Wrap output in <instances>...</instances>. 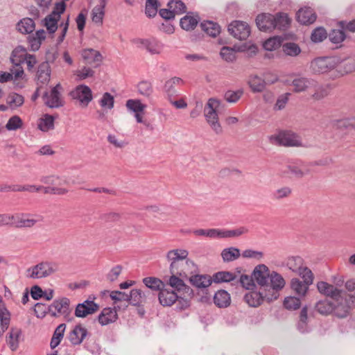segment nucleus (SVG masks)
Here are the masks:
<instances>
[{"instance_id": "nucleus-1", "label": "nucleus", "mask_w": 355, "mask_h": 355, "mask_svg": "<svg viewBox=\"0 0 355 355\" xmlns=\"http://www.w3.org/2000/svg\"><path fill=\"white\" fill-rule=\"evenodd\" d=\"M58 270V264L55 262L42 261L26 270V277L31 279L47 277Z\"/></svg>"}, {"instance_id": "nucleus-2", "label": "nucleus", "mask_w": 355, "mask_h": 355, "mask_svg": "<svg viewBox=\"0 0 355 355\" xmlns=\"http://www.w3.org/2000/svg\"><path fill=\"white\" fill-rule=\"evenodd\" d=\"M188 254V251L183 249L171 250L167 252L166 259L171 263L169 269L171 274L181 275V268H183Z\"/></svg>"}, {"instance_id": "nucleus-3", "label": "nucleus", "mask_w": 355, "mask_h": 355, "mask_svg": "<svg viewBox=\"0 0 355 355\" xmlns=\"http://www.w3.org/2000/svg\"><path fill=\"white\" fill-rule=\"evenodd\" d=\"M220 102L215 98H209L204 110L205 116L207 123L217 134L222 132V128L218 122L217 109Z\"/></svg>"}, {"instance_id": "nucleus-4", "label": "nucleus", "mask_w": 355, "mask_h": 355, "mask_svg": "<svg viewBox=\"0 0 355 355\" xmlns=\"http://www.w3.org/2000/svg\"><path fill=\"white\" fill-rule=\"evenodd\" d=\"M339 58L336 56L321 57L311 62V69L315 73H327L338 66Z\"/></svg>"}, {"instance_id": "nucleus-5", "label": "nucleus", "mask_w": 355, "mask_h": 355, "mask_svg": "<svg viewBox=\"0 0 355 355\" xmlns=\"http://www.w3.org/2000/svg\"><path fill=\"white\" fill-rule=\"evenodd\" d=\"M271 143L284 146H301L302 141L300 137L295 133L285 130L279 132L276 135L270 137Z\"/></svg>"}, {"instance_id": "nucleus-6", "label": "nucleus", "mask_w": 355, "mask_h": 355, "mask_svg": "<svg viewBox=\"0 0 355 355\" xmlns=\"http://www.w3.org/2000/svg\"><path fill=\"white\" fill-rule=\"evenodd\" d=\"M268 279H270V284H268V286L267 288H269V292L270 291V289L272 290V294H267L266 293V289H265L264 291L266 300L270 302L278 297V291L284 287L286 282L283 277L275 271H272L270 273Z\"/></svg>"}, {"instance_id": "nucleus-7", "label": "nucleus", "mask_w": 355, "mask_h": 355, "mask_svg": "<svg viewBox=\"0 0 355 355\" xmlns=\"http://www.w3.org/2000/svg\"><path fill=\"white\" fill-rule=\"evenodd\" d=\"M228 31L234 37L245 40L250 36L251 30L246 22L234 21L228 26Z\"/></svg>"}, {"instance_id": "nucleus-8", "label": "nucleus", "mask_w": 355, "mask_h": 355, "mask_svg": "<svg viewBox=\"0 0 355 355\" xmlns=\"http://www.w3.org/2000/svg\"><path fill=\"white\" fill-rule=\"evenodd\" d=\"M73 99L78 100L80 104L87 106L92 100V92L91 89L85 85H80L70 92Z\"/></svg>"}, {"instance_id": "nucleus-9", "label": "nucleus", "mask_w": 355, "mask_h": 355, "mask_svg": "<svg viewBox=\"0 0 355 355\" xmlns=\"http://www.w3.org/2000/svg\"><path fill=\"white\" fill-rule=\"evenodd\" d=\"M62 89L60 84H57L49 93L46 92L43 96L44 103L51 108L59 107L63 105L60 90Z\"/></svg>"}, {"instance_id": "nucleus-10", "label": "nucleus", "mask_w": 355, "mask_h": 355, "mask_svg": "<svg viewBox=\"0 0 355 355\" xmlns=\"http://www.w3.org/2000/svg\"><path fill=\"white\" fill-rule=\"evenodd\" d=\"M155 295L149 291H144L141 289H132L129 294L130 304L139 306L145 304L148 300H154Z\"/></svg>"}, {"instance_id": "nucleus-11", "label": "nucleus", "mask_w": 355, "mask_h": 355, "mask_svg": "<svg viewBox=\"0 0 355 355\" xmlns=\"http://www.w3.org/2000/svg\"><path fill=\"white\" fill-rule=\"evenodd\" d=\"M70 300L67 297H62L54 300L50 305V315L53 317L67 315L70 312Z\"/></svg>"}, {"instance_id": "nucleus-12", "label": "nucleus", "mask_w": 355, "mask_h": 355, "mask_svg": "<svg viewBox=\"0 0 355 355\" xmlns=\"http://www.w3.org/2000/svg\"><path fill=\"white\" fill-rule=\"evenodd\" d=\"M332 304L334 308L332 314L338 318H346L349 313V305L346 303L343 294H341L338 299L333 300Z\"/></svg>"}, {"instance_id": "nucleus-13", "label": "nucleus", "mask_w": 355, "mask_h": 355, "mask_svg": "<svg viewBox=\"0 0 355 355\" xmlns=\"http://www.w3.org/2000/svg\"><path fill=\"white\" fill-rule=\"evenodd\" d=\"M88 334L87 329L83 324H78L69 333L68 339L73 345H80Z\"/></svg>"}, {"instance_id": "nucleus-14", "label": "nucleus", "mask_w": 355, "mask_h": 355, "mask_svg": "<svg viewBox=\"0 0 355 355\" xmlns=\"http://www.w3.org/2000/svg\"><path fill=\"white\" fill-rule=\"evenodd\" d=\"M98 308V305L94 301L85 300L84 302L76 306L75 315L78 318H84L87 315L96 312Z\"/></svg>"}, {"instance_id": "nucleus-15", "label": "nucleus", "mask_w": 355, "mask_h": 355, "mask_svg": "<svg viewBox=\"0 0 355 355\" xmlns=\"http://www.w3.org/2000/svg\"><path fill=\"white\" fill-rule=\"evenodd\" d=\"M317 288L321 294L329 297L332 300L338 299L341 294L344 293L343 290L338 289L332 284L322 281L317 283Z\"/></svg>"}, {"instance_id": "nucleus-16", "label": "nucleus", "mask_w": 355, "mask_h": 355, "mask_svg": "<svg viewBox=\"0 0 355 355\" xmlns=\"http://www.w3.org/2000/svg\"><path fill=\"white\" fill-rule=\"evenodd\" d=\"M268 268L264 264H260L255 267L253 276L255 281L261 286H268V279L270 275Z\"/></svg>"}, {"instance_id": "nucleus-17", "label": "nucleus", "mask_w": 355, "mask_h": 355, "mask_svg": "<svg viewBox=\"0 0 355 355\" xmlns=\"http://www.w3.org/2000/svg\"><path fill=\"white\" fill-rule=\"evenodd\" d=\"M275 15L263 13L256 18V24L258 28L262 31L270 32L274 30Z\"/></svg>"}, {"instance_id": "nucleus-18", "label": "nucleus", "mask_w": 355, "mask_h": 355, "mask_svg": "<svg viewBox=\"0 0 355 355\" xmlns=\"http://www.w3.org/2000/svg\"><path fill=\"white\" fill-rule=\"evenodd\" d=\"M184 85V80L179 77H173L166 80L164 85V91L171 100L172 97L178 96L177 87Z\"/></svg>"}, {"instance_id": "nucleus-19", "label": "nucleus", "mask_w": 355, "mask_h": 355, "mask_svg": "<svg viewBox=\"0 0 355 355\" xmlns=\"http://www.w3.org/2000/svg\"><path fill=\"white\" fill-rule=\"evenodd\" d=\"M82 56L86 63L95 67L99 66L103 60L101 53L92 49L83 50Z\"/></svg>"}, {"instance_id": "nucleus-20", "label": "nucleus", "mask_w": 355, "mask_h": 355, "mask_svg": "<svg viewBox=\"0 0 355 355\" xmlns=\"http://www.w3.org/2000/svg\"><path fill=\"white\" fill-rule=\"evenodd\" d=\"M10 322V313L0 297V336L8 329Z\"/></svg>"}, {"instance_id": "nucleus-21", "label": "nucleus", "mask_w": 355, "mask_h": 355, "mask_svg": "<svg viewBox=\"0 0 355 355\" xmlns=\"http://www.w3.org/2000/svg\"><path fill=\"white\" fill-rule=\"evenodd\" d=\"M178 296L173 291L164 288L158 294L159 303L164 306H170L178 300Z\"/></svg>"}, {"instance_id": "nucleus-22", "label": "nucleus", "mask_w": 355, "mask_h": 355, "mask_svg": "<svg viewBox=\"0 0 355 355\" xmlns=\"http://www.w3.org/2000/svg\"><path fill=\"white\" fill-rule=\"evenodd\" d=\"M51 77V67L49 62H42L37 69V84L46 85L49 83Z\"/></svg>"}, {"instance_id": "nucleus-23", "label": "nucleus", "mask_w": 355, "mask_h": 355, "mask_svg": "<svg viewBox=\"0 0 355 355\" xmlns=\"http://www.w3.org/2000/svg\"><path fill=\"white\" fill-rule=\"evenodd\" d=\"M296 17L302 24H311L315 22L317 16L311 8H302L297 12Z\"/></svg>"}, {"instance_id": "nucleus-24", "label": "nucleus", "mask_w": 355, "mask_h": 355, "mask_svg": "<svg viewBox=\"0 0 355 355\" xmlns=\"http://www.w3.org/2000/svg\"><path fill=\"white\" fill-rule=\"evenodd\" d=\"M118 318L116 311L112 308H105L98 317L99 323L101 325H107L114 322Z\"/></svg>"}, {"instance_id": "nucleus-25", "label": "nucleus", "mask_w": 355, "mask_h": 355, "mask_svg": "<svg viewBox=\"0 0 355 355\" xmlns=\"http://www.w3.org/2000/svg\"><path fill=\"white\" fill-rule=\"evenodd\" d=\"M266 297L265 293L261 291H251L244 295V301L250 306H259Z\"/></svg>"}, {"instance_id": "nucleus-26", "label": "nucleus", "mask_w": 355, "mask_h": 355, "mask_svg": "<svg viewBox=\"0 0 355 355\" xmlns=\"http://www.w3.org/2000/svg\"><path fill=\"white\" fill-rule=\"evenodd\" d=\"M237 275L228 271L217 272L213 275V281L215 283L231 282L232 285H235Z\"/></svg>"}, {"instance_id": "nucleus-27", "label": "nucleus", "mask_w": 355, "mask_h": 355, "mask_svg": "<svg viewBox=\"0 0 355 355\" xmlns=\"http://www.w3.org/2000/svg\"><path fill=\"white\" fill-rule=\"evenodd\" d=\"M214 302L220 308L227 307L231 302L230 295L225 290H219L214 296Z\"/></svg>"}, {"instance_id": "nucleus-28", "label": "nucleus", "mask_w": 355, "mask_h": 355, "mask_svg": "<svg viewBox=\"0 0 355 355\" xmlns=\"http://www.w3.org/2000/svg\"><path fill=\"white\" fill-rule=\"evenodd\" d=\"M28 55L25 48L18 46L12 52L10 60L15 66H19L24 63Z\"/></svg>"}, {"instance_id": "nucleus-29", "label": "nucleus", "mask_w": 355, "mask_h": 355, "mask_svg": "<svg viewBox=\"0 0 355 355\" xmlns=\"http://www.w3.org/2000/svg\"><path fill=\"white\" fill-rule=\"evenodd\" d=\"M189 279L193 286L199 288H207L210 286L211 283L210 277L207 275L195 274L189 277Z\"/></svg>"}, {"instance_id": "nucleus-30", "label": "nucleus", "mask_w": 355, "mask_h": 355, "mask_svg": "<svg viewBox=\"0 0 355 355\" xmlns=\"http://www.w3.org/2000/svg\"><path fill=\"white\" fill-rule=\"evenodd\" d=\"M309 286L297 278H293L291 281L292 291L299 297H304L308 291Z\"/></svg>"}, {"instance_id": "nucleus-31", "label": "nucleus", "mask_w": 355, "mask_h": 355, "mask_svg": "<svg viewBox=\"0 0 355 355\" xmlns=\"http://www.w3.org/2000/svg\"><path fill=\"white\" fill-rule=\"evenodd\" d=\"M333 302L329 301L327 299L319 300L315 304V310L322 315H328L332 314L334 309L332 306Z\"/></svg>"}, {"instance_id": "nucleus-32", "label": "nucleus", "mask_w": 355, "mask_h": 355, "mask_svg": "<svg viewBox=\"0 0 355 355\" xmlns=\"http://www.w3.org/2000/svg\"><path fill=\"white\" fill-rule=\"evenodd\" d=\"M313 85V81L304 77L295 78L292 82L293 91L295 92H302L305 91L309 87Z\"/></svg>"}, {"instance_id": "nucleus-33", "label": "nucleus", "mask_w": 355, "mask_h": 355, "mask_svg": "<svg viewBox=\"0 0 355 355\" xmlns=\"http://www.w3.org/2000/svg\"><path fill=\"white\" fill-rule=\"evenodd\" d=\"M144 285L153 291H162L164 287V282L159 278L154 277H148L143 279Z\"/></svg>"}, {"instance_id": "nucleus-34", "label": "nucleus", "mask_w": 355, "mask_h": 355, "mask_svg": "<svg viewBox=\"0 0 355 355\" xmlns=\"http://www.w3.org/2000/svg\"><path fill=\"white\" fill-rule=\"evenodd\" d=\"M291 19L286 13H278L275 15L274 29L286 30L288 28Z\"/></svg>"}, {"instance_id": "nucleus-35", "label": "nucleus", "mask_w": 355, "mask_h": 355, "mask_svg": "<svg viewBox=\"0 0 355 355\" xmlns=\"http://www.w3.org/2000/svg\"><path fill=\"white\" fill-rule=\"evenodd\" d=\"M200 26L202 31L213 37H216L220 33V26L212 21L202 22Z\"/></svg>"}, {"instance_id": "nucleus-36", "label": "nucleus", "mask_w": 355, "mask_h": 355, "mask_svg": "<svg viewBox=\"0 0 355 355\" xmlns=\"http://www.w3.org/2000/svg\"><path fill=\"white\" fill-rule=\"evenodd\" d=\"M65 329V324H60L57 327L51 340L50 346L51 349H55L60 345L64 337Z\"/></svg>"}, {"instance_id": "nucleus-37", "label": "nucleus", "mask_w": 355, "mask_h": 355, "mask_svg": "<svg viewBox=\"0 0 355 355\" xmlns=\"http://www.w3.org/2000/svg\"><path fill=\"white\" fill-rule=\"evenodd\" d=\"M181 275L179 277L182 278H189L194 275L198 271V267L193 261L185 259L183 268H181Z\"/></svg>"}, {"instance_id": "nucleus-38", "label": "nucleus", "mask_w": 355, "mask_h": 355, "mask_svg": "<svg viewBox=\"0 0 355 355\" xmlns=\"http://www.w3.org/2000/svg\"><path fill=\"white\" fill-rule=\"evenodd\" d=\"M21 334V330L16 328H12L9 332L6 341L12 352L17 350L19 347V338Z\"/></svg>"}, {"instance_id": "nucleus-39", "label": "nucleus", "mask_w": 355, "mask_h": 355, "mask_svg": "<svg viewBox=\"0 0 355 355\" xmlns=\"http://www.w3.org/2000/svg\"><path fill=\"white\" fill-rule=\"evenodd\" d=\"M35 22L31 18H24L17 24L18 31L23 34H28L35 30Z\"/></svg>"}, {"instance_id": "nucleus-40", "label": "nucleus", "mask_w": 355, "mask_h": 355, "mask_svg": "<svg viewBox=\"0 0 355 355\" xmlns=\"http://www.w3.org/2000/svg\"><path fill=\"white\" fill-rule=\"evenodd\" d=\"M286 265L289 270L297 273L304 266V260L300 257H291L286 259Z\"/></svg>"}, {"instance_id": "nucleus-41", "label": "nucleus", "mask_w": 355, "mask_h": 355, "mask_svg": "<svg viewBox=\"0 0 355 355\" xmlns=\"http://www.w3.org/2000/svg\"><path fill=\"white\" fill-rule=\"evenodd\" d=\"M288 172L296 178H302L309 173V169L304 164H295L288 166Z\"/></svg>"}, {"instance_id": "nucleus-42", "label": "nucleus", "mask_w": 355, "mask_h": 355, "mask_svg": "<svg viewBox=\"0 0 355 355\" xmlns=\"http://www.w3.org/2000/svg\"><path fill=\"white\" fill-rule=\"evenodd\" d=\"M241 256L239 249L231 247L225 248L221 252V257L224 262H230L239 259Z\"/></svg>"}, {"instance_id": "nucleus-43", "label": "nucleus", "mask_w": 355, "mask_h": 355, "mask_svg": "<svg viewBox=\"0 0 355 355\" xmlns=\"http://www.w3.org/2000/svg\"><path fill=\"white\" fill-rule=\"evenodd\" d=\"M198 23V17L191 16L189 14L180 19V26L186 31L193 30Z\"/></svg>"}, {"instance_id": "nucleus-44", "label": "nucleus", "mask_w": 355, "mask_h": 355, "mask_svg": "<svg viewBox=\"0 0 355 355\" xmlns=\"http://www.w3.org/2000/svg\"><path fill=\"white\" fill-rule=\"evenodd\" d=\"M248 84L253 92H261L266 87L265 80L256 75L250 77Z\"/></svg>"}, {"instance_id": "nucleus-45", "label": "nucleus", "mask_w": 355, "mask_h": 355, "mask_svg": "<svg viewBox=\"0 0 355 355\" xmlns=\"http://www.w3.org/2000/svg\"><path fill=\"white\" fill-rule=\"evenodd\" d=\"M55 118L48 114H44L42 118L39 120L38 128L43 132H48L54 128Z\"/></svg>"}, {"instance_id": "nucleus-46", "label": "nucleus", "mask_w": 355, "mask_h": 355, "mask_svg": "<svg viewBox=\"0 0 355 355\" xmlns=\"http://www.w3.org/2000/svg\"><path fill=\"white\" fill-rule=\"evenodd\" d=\"M15 218L12 220V224L19 228L32 227L37 223V220L33 218H27L24 215L21 216H15Z\"/></svg>"}, {"instance_id": "nucleus-47", "label": "nucleus", "mask_w": 355, "mask_h": 355, "mask_svg": "<svg viewBox=\"0 0 355 355\" xmlns=\"http://www.w3.org/2000/svg\"><path fill=\"white\" fill-rule=\"evenodd\" d=\"M24 103V96L17 93H10L6 98V103L12 109L21 106Z\"/></svg>"}, {"instance_id": "nucleus-48", "label": "nucleus", "mask_w": 355, "mask_h": 355, "mask_svg": "<svg viewBox=\"0 0 355 355\" xmlns=\"http://www.w3.org/2000/svg\"><path fill=\"white\" fill-rule=\"evenodd\" d=\"M182 279L183 278L179 277L178 275L171 274L168 284L171 287L177 289L178 291L182 290H187V292L191 291L190 288L185 285Z\"/></svg>"}, {"instance_id": "nucleus-49", "label": "nucleus", "mask_w": 355, "mask_h": 355, "mask_svg": "<svg viewBox=\"0 0 355 355\" xmlns=\"http://www.w3.org/2000/svg\"><path fill=\"white\" fill-rule=\"evenodd\" d=\"M338 65L340 70L349 73L355 71V55L349 56L341 61L339 60Z\"/></svg>"}, {"instance_id": "nucleus-50", "label": "nucleus", "mask_w": 355, "mask_h": 355, "mask_svg": "<svg viewBox=\"0 0 355 355\" xmlns=\"http://www.w3.org/2000/svg\"><path fill=\"white\" fill-rule=\"evenodd\" d=\"M60 18H56L54 13H51L44 19V26L49 33H54L58 29V22Z\"/></svg>"}, {"instance_id": "nucleus-51", "label": "nucleus", "mask_w": 355, "mask_h": 355, "mask_svg": "<svg viewBox=\"0 0 355 355\" xmlns=\"http://www.w3.org/2000/svg\"><path fill=\"white\" fill-rule=\"evenodd\" d=\"M284 53L289 56H297L301 53V49L298 44L294 42H286L282 45Z\"/></svg>"}, {"instance_id": "nucleus-52", "label": "nucleus", "mask_w": 355, "mask_h": 355, "mask_svg": "<svg viewBox=\"0 0 355 355\" xmlns=\"http://www.w3.org/2000/svg\"><path fill=\"white\" fill-rule=\"evenodd\" d=\"M167 6L172 10L175 15L183 14L187 10L184 3L180 0H171L167 3Z\"/></svg>"}, {"instance_id": "nucleus-53", "label": "nucleus", "mask_w": 355, "mask_h": 355, "mask_svg": "<svg viewBox=\"0 0 355 355\" xmlns=\"http://www.w3.org/2000/svg\"><path fill=\"white\" fill-rule=\"evenodd\" d=\"M301 301L299 297L289 296L286 297L284 301V306L288 310H296L300 307Z\"/></svg>"}, {"instance_id": "nucleus-54", "label": "nucleus", "mask_w": 355, "mask_h": 355, "mask_svg": "<svg viewBox=\"0 0 355 355\" xmlns=\"http://www.w3.org/2000/svg\"><path fill=\"white\" fill-rule=\"evenodd\" d=\"M126 107L129 110L136 112H143L146 107L139 100L130 99L126 101Z\"/></svg>"}, {"instance_id": "nucleus-55", "label": "nucleus", "mask_w": 355, "mask_h": 355, "mask_svg": "<svg viewBox=\"0 0 355 355\" xmlns=\"http://www.w3.org/2000/svg\"><path fill=\"white\" fill-rule=\"evenodd\" d=\"M327 37V33L323 27L315 28L311 35V39L313 42H322Z\"/></svg>"}, {"instance_id": "nucleus-56", "label": "nucleus", "mask_w": 355, "mask_h": 355, "mask_svg": "<svg viewBox=\"0 0 355 355\" xmlns=\"http://www.w3.org/2000/svg\"><path fill=\"white\" fill-rule=\"evenodd\" d=\"M345 30H332L329 34V40L336 44H340L345 39Z\"/></svg>"}, {"instance_id": "nucleus-57", "label": "nucleus", "mask_w": 355, "mask_h": 355, "mask_svg": "<svg viewBox=\"0 0 355 355\" xmlns=\"http://www.w3.org/2000/svg\"><path fill=\"white\" fill-rule=\"evenodd\" d=\"M248 232V229L241 227L236 230L221 231L220 238L236 237Z\"/></svg>"}, {"instance_id": "nucleus-58", "label": "nucleus", "mask_w": 355, "mask_h": 355, "mask_svg": "<svg viewBox=\"0 0 355 355\" xmlns=\"http://www.w3.org/2000/svg\"><path fill=\"white\" fill-rule=\"evenodd\" d=\"M297 274L302 277L303 279V282L306 284L308 286H310L313 284V274L307 267L303 266L302 270H300V271H299Z\"/></svg>"}, {"instance_id": "nucleus-59", "label": "nucleus", "mask_w": 355, "mask_h": 355, "mask_svg": "<svg viewBox=\"0 0 355 355\" xmlns=\"http://www.w3.org/2000/svg\"><path fill=\"white\" fill-rule=\"evenodd\" d=\"M236 284H240L246 289H250L254 285L253 279L246 275H241L240 277L237 275V280L235 282Z\"/></svg>"}, {"instance_id": "nucleus-60", "label": "nucleus", "mask_w": 355, "mask_h": 355, "mask_svg": "<svg viewBox=\"0 0 355 355\" xmlns=\"http://www.w3.org/2000/svg\"><path fill=\"white\" fill-rule=\"evenodd\" d=\"M23 122L21 118L15 115L9 119L6 125V128L8 130H15L21 128Z\"/></svg>"}, {"instance_id": "nucleus-61", "label": "nucleus", "mask_w": 355, "mask_h": 355, "mask_svg": "<svg viewBox=\"0 0 355 355\" xmlns=\"http://www.w3.org/2000/svg\"><path fill=\"white\" fill-rule=\"evenodd\" d=\"M34 311L37 318H43L47 313L50 314V305L38 302L35 305Z\"/></svg>"}, {"instance_id": "nucleus-62", "label": "nucleus", "mask_w": 355, "mask_h": 355, "mask_svg": "<svg viewBox=\"0 0 355 355\" xmlns=\"http://www.w3.org/2000/svg\"><path fill=\"white\" fill-rule=\"evenodd\" d=\"M334 126L337 129L347 130L354 128L352 119H342L334 121Z\"/></svg>"}, {"instance_id": "nucleus-63", "label": "nucleus", "mask_w": 355, "mask_h": 355, "mask_svg": "<svg viewBox=\"0 0 355 355\" xmlns=\"http://www.w3.org/2000/svg\"><path fill=\"white\" fill-rule=\"evenodd\" d=\"M158 8L157 0H147L146 3V14L148 17H152L157 15Z\"/></svg>"}, {"instance_id": "nucleus-64", "label": "nucleus", "mask_w": 355, "mask_h": 355, "mask_svg": "<svg viewBox=\"0 0 355 355\" xmlns=\"http://www.w3.org/2000/svg\"><path fill=\"white\" fill-rule=\"evenodd\" d=\"M281 46V40L279 37H270L266 40L263 44L266 51H273Z\"/></svg>"}]
</instances>
